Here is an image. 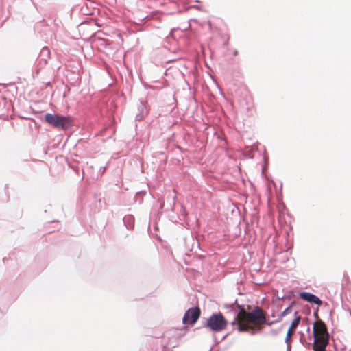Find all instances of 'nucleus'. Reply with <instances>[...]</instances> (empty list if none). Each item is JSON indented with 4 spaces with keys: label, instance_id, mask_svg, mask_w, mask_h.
Wrapping results in <instances>:
<instances>
[{
    "label": "nucleus",
    "instance_id": "20",
    "mask_svg": "<svg viewBox=\"0 0 351 351\" xmlns=\"http://www.w3.org/2000/svg\"><path fill=\"white\" fill-rule=\"evenodd\" d=\"M226 335L223 336L221 339V340H223L226 338Z\"/></svg>",
    "mask_w": 351,
    "mask_h": 351
},
{
    "label": "nucleus",
    "instance_id": "6",
    "mask_svg": "<svg viewBox=\"0 0 351 351\" xmlns=\"http://www.w3.org/2000/svg\"><path fill=\"white\" fill-rule=\"evenodd\" d=\"M73 120L71 117L60 115L55 128L66 130L68 129H71L73 126Z\"/></svg>",
    "mask_w": 351,
    "mask_h": 351
},
{
    "label": "nucleus",
    "instance_id": "1",
    "mask_svg": "<svg viewBox=\"0 0 351 351\" xmlns=\"http://www.w3.org/2000/svg\"><path fill=\"white\" fill-rule=\"evenodd\" d=\"M317 321L313 324V331L311 333L310 327L308 326L306 331L308 333V339L302 334L300 337V342L305 347H312L314 351H326V346L329 342V334L325 323L318 318L317 313H314Z\"/></svg>",
    "mask_w": 351,
    "mask_h": 351
},
{
    "label": "nucleus",
    "instance_id": "11",
    "mask_svg": "<svg viewBox=\"0 0 351 351\" xmlns=\"http://www.w3.org/2000/svg\"><path fill=\"white\" fill-rule=\"evenodd\" d=\"M123 221L126 226L127 229L132 230L134 227V217L132 215H126L123 219Z\"/></svg>",
    "mask_w": 351,
    "mask_h": 351
},
{
    "label": "nucleus",
    "instance_id": "8",
    "mask_svg": "<svg viewBox=\"0 0 351 351\" xmlns=\"http://www.w3.org/2000/svg\"><path fill=\"white\" fill-rule=\"evenodd\" d=\"M50 58V51L47 47H44L40 51V53L37 58L38 64L40 68L45 66Z\"/></svg>",
    "mask_w": 351,
    "mask_h": 351
},
{
    "label": "nucleus",
    "instance_id": "5",
    "mask_svg": "<svg viewBox=\"0 0 351 351\" xmlns=\"http://www.w3.org/2000/svg\"><path fill=\"white\" fill-rule=\"evenodd\" d=\"M252 322L254 323H266V317L262 308L258 306L254 307L252 311L249 313L248 317H243Z\"/></svg>",
    "mask_w": 351,
    "mask_h": 351
},
{
    "label": "nucleus",
    "instance_id": "12",
    "mask_svg": "<svg viewBox=\"0 0 351 351\" xmlns=\"http://www.w3.org/2000/svg\"><path fill=\"white\" fill-rule=\"evenodd\" d=\"M294 316L295 318L291 322V325L288 329V330L291 332H293V330H295L298 326L302 318L301 315H298L297 311H295Z\"/></svg>",
    "mask_w": 351,
    "mask_h": 351
},
{
    "label": "nucleus",
    "instance_id": "18",
    "mask_svg": "<svg viewBox=\"0 0 351 351\" xmlns=\"http://www.w3.org/2000/svg\"><path fill=\"white\" fill-rule=\"evenodd\" d=\"M238 54V51L237 50H235L234 52H233V55L234 56H237Z\"/></svg>",
    "mask_w": 351,
    "mask_h": 351
},
{
    "label": "nucleus",
    "instance_id": "10",
    "mask_svg": "<svg viewBox=\"0 0 351 351\" xmlns=\"http://www.w3.org/2000/svg\"><path fill=\"white\" fill-rule=\"evenodd\" d=\"M59 117H60L59 114L47 113L45 115V120L49 125H51L55 128L56 125L57 124Z\"/></svg>",
    "mask_w": 351,
    "mask_h": 351
},
{
    "label": "nucleus",
    "instance_id": "14",
    "mask_svg": "<svg viewBox=\"0 0 351 351\" xmlns=\"http://www.w3.org/2000/svg\"><path fill=\"white\" fill-rule=\"evenodd\" d=\"M292 332H293L287 330V335L285 337V341L287 344V351H291V337H292Z\"/></svg>",
    "mask_w": 351,
    "mask_h": 351
},
{
    "label": "nucleus",
    "instance_id": "19",
    "mask_svg": "<svg viewBox=\"0 0 351 351\" xmlns=\"http://www.w3.org/2000/svg\"><path fill=\"white\" fill-rule=\"evenodd\" d=\"M230 308H233V304H230Z\"/></svg>",
    "mask_w": 351,
    "mask_h": 351
},
{
    "label": "nucleus",
    "instance_id": "16",
    "mask_svg": "<svg viewBox=\"0 0 351 351\" xmlns=\"http://www.w3.org/2000/svg\"><path fill=\"white\" fill-rule=\"evenodd\" d=\"M276 322H276V320H275V321H271V322H267V321H266V323H265V324H267V326H271V325H272L273 324L276 323Z\"/></svg>",
    "mask_w": 351,
    "mask_h": 351
},
{
    "label": "nucleus",
    "instance_id": "13",
    "mask_svg": "<svg viewBox=\"0 0 351 351\" xmlns=\"http://www.w3.org/2000/svg\"><path fill=\"white\" fill-rule=\"evenodd\" d=\"M292 304H290L289 306H287L278 317V319L276 320V322H280L282 319L289 314L291 311L292 308Z\"/></svg>",
    "mask_w": 351,
    "mask_h": 351
},
{
    "label": "nucleus",
    "instance_id": "2",
    "mask_svg": "<svg viewBox=\"0 0 351 351\" xmlns=\"http://www.w3.org/2000/svg\"><path fill=\"white\" fill-rule=\"evenodd\" d=\"M228 322L221 313H213L203 322V326L213 332H220L225 329Z\"/></svg>",
    "mask_w": 351,
    "mask_h": 351
},
{
    "label": "nucleus",
    "instance_id": "9",
    "mask_svg": "<svg viewBox=\"0 0 351 351\" xmlns=\"http://www.w3.org/2000/svg\"><path fill=\"white\" fill-rule=\"evenodd\" d=\"M147 101H141L138 106V113L136 114V121H141L143 119L144 117L147 113V106H146Z\"/></svg>",
    "mask_w": 351,
    "mask_h": 351
},
{
    "label": "nucleus",
    "instance_id": "17",
    "mask_svg": "<svg viewBox=\"0 0 351 351\" xmlns=\"http://www.w3.org/2000/svg\"><path fill=\"white\" fill-rule=\"evenodd\" d=\"M105 170H106V167H105L101 168V169H100V171H101L102 173H104L105 171Z\"/></svg>",
    "mask_w": 351,
    "mask_h": 351
},
{
    "label": "nucleus",
    "instance_id": "15",
    "mask_svg": "<svg viewBox=\"0 0 351 351\" xmlns=\"http://www.w3.org/2000/svg\"><path fill=\"white\" fill-rule=\"evenodd\" d=\"M238 307H239L241 313H245V311L244 307L243 306L238 304Z\"/></svg>",
    "mask_w": 351,
    "mask_h": 351
},
{
    "label": "nucleus",
    "instance_id": "7",
    "mask_svg": "<svg viewBox=\"0 0 351 351\" xmlns=\"http://www.w3.org/2000/svg\"><path fill=\"white\" fill-rule=\"evenodd\" d=\"M300 298L311 304H317L320 306L322 304V301L316 295L310 292H300L299 294Z\"/></svg>",
    "mask_w": 351,
    "mask_h": 351
},
{
    "label": "nucleus",
    "instance_id": "21",
    "mask_svg": "<svg viewBox=\"0 0 351 351\" xmlns=\"http://www.w3.org/2000/svg\"><path fill=\"white\" fill-rule=\"evenodd\" d=\"M285 296H282L280 298L281 300L284 299ZM278 299H280V298H278Z\"/></svg>",
    "mask_w": 351,
    "mask_h": 351
},
{
    "label": "nucleus",
    "instance_id": "4",
    "mask_svg": "<svg viewBox=\"0 0 351 351\" xmlns=\"http://www.w3.org/2000/svg\"><path fill=\"white\" fill-rule=\"evenodd\" d=\"M201 314L199 307H192L189 308L182 317L184 324L193 325L197 322Z\"/></svg>",
    "mask_w": 351,
    "mask_h": 351
},
{
    "label": "nucleus",
    "instance_id": "22",
    "mask_svg": "<svg viewBox=\"0 0 351 351\" xmlns=\"http://www.w3.org/2000/svg\"><path fill=\"white\" fill-rule=\"evenodd\" d=\"M209 351H210V350Z\"/></svg>",
    "mask_w": 351,
    "mask_h": 351
},
{
    "label": "nucleus",
    "instance_id": "3",
    "mask_svg": "<svg viewBox=\"0 0 351 351\" xmlns=\"http://www.w3.org/2000/svg\"><path fill=\"white\" fill-rule=\"evenodd\" d=\"M234 319L231 322L232 326H237V330L239 332H247L251 335L256 333V329L250 324L248 320L244 317H241L239 313L236 310H233Z\"/></svg>",
    "mask_w": 351,
    "mask_h": 351
}]
</instances>
